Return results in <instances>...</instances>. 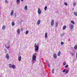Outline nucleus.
Masks as SVG:
<instances>
[{"mask_svg": "<svg viewBox=\"0 0 77 77\" xmlns=\"http://www.w3.org/2000/svg\"><path fill=\"white\" fill-rule=\"evenodd\" d=\"M37 53H35L33 54L32 56V63H35L36 61V56Z\"/></svg>", "mask_w": 77, "mask_h": 77, "instance_id": "nucleus-1", "label": "nucleus"}, {"mask_svg": "<svg viewBox=\"0 0 77 77\" xmlns=\"http://www.w3.org/2000/svg\"><path fill=\"white\" fill-rule=\"evenodd\" d=\"M39 43H38V45H37L36 43H35L34 44V47L35 48L34 50L35 52H38V51L39 50Z\"/></svg>", "mask_w": 77, "mask_h": 77, "instance_id": "nucleus-2", "label": "nucleus"}, {"mask_svg": "<svg viewBox=\"0 0 77 77\" xmlns=\"http://www.w3.org/2000/svg\"><path fill=\"white\" fill-rule=\"evenodd\" d=\"M10 44L9 43H7L5 44V47L6 48L8 49L9 48V47H10Z\"/></svg>", "mask_w": 77, "mask_h": 77, "instance_id": "nucleus-3", "label": "nucleus"}, {"mask_svg": "<svg viewBox=\"0 0 77 77\" xmlns=\"http://www.w3.org/2000/svg\"><path fill=\"white\" fill-rule=\"evenodd\" d=\"M38 14H41V10L39 8H38Z\"/></svg>", "mask_w": 77, "mask_h": 77, "instance_id": "nucleus-4", "label": "nucleus"}, {"mask_svg": "<svg viewBox=\"0 0 77 77\" xmlns=\"http://www.w3.org/2000/svg\"><path fill=\"white\" fill-rule=\"evenodd\" d=\"M6 58L7 59V60H9V54H7L6 56Z\"/></svg>", "mask_w": 77, "mask_h": 77, "instance_id": "nucleus-5", "label": "nucleus"}, {"mask_svg": "<svg viewBox=\"0 0 77 77\" xmlns=\"http://www.w3.org/2000/svg\"><path fill=\"white\" fill-rule=\"evenodd\" d=\"M69 27H70V29H72L74 28V25L72 24H71L69 25Z\"/></svg>", "mask_w": 77, "mask_h": 77, "instance_id": "nucleus-6", "label": "nucleus"}, {"mask_svg": "<svg viewBox=\"0 0 77 77\" xmlns=\"http://www.w3.org/2000/svg\"><path fill=\"white\" fill-rule=\"evenodd\" d=\"M17 34L18 35H20V32H21V31H20V30L19 29H18L17 31Z\"/></svg>", "mask_w": 77, "mask_h": 77, "instance_id": "nucleus-7", "label": "nucleus"}, {"mask_svg": "<svg viewBox=\"0 0 77 77\" xmlns=\"http://www.w3.org/2000/svg\"><path fill=\"white\" fill-rule=\"evenodd\" d=\"M54 20H52L51 22V26H53L54 25Z\"/></svg>", "mask_w": 77, "mask_h": 77, "instance_id": "nucleus-8", "label": "nucleus"}, {"mask_svg": "<svg viewBox=\"0 0 77 77\" xmlns=\"http://www.w3.org/2000/svg\"><path fill=\"white\" fill-rule=\"evenodd\" d=\"M46 63L48 67H50V64H49V63H48V60H46Z\"/></svg>", "mask_w": 77, "mask_h": 77, "instance_id": "nucleus-9", "label": "nucleus"}, {"mask_svg": "<svg viewBox=\"0 0 77 77\" xmlns=\"http://www.w3.org/2000/svg\"><path fill=\"white\" fill-rule=\"evenodd\" d=\"M21 1L20 0H16V2L17 4V5H18V4H20V2Z\"/></svg>", "mask_w": 77, "mask_h": 77, "instance_id": "nucleus-10", "label": "nucleus"}, {"mask_svg": "<svg viewBox=\"0 0 77 77\" xmlns=\"http://www.w3.org/2000/svg\"><path fill=\"white\" fill-rule=\"evenodd\" d=\"M40 23H41V20H38L37 22V24H38V25H39V24H40Z\"/></svg>", "mask_w": 77, "mask_h": 77, "instance_id": "nucleus-11", "label": "nucleus"}, {"mask_svg": "<svg viewBox=\"0 0 77 77\" xmlns=\"http://www.w3.org/2000/svg\"><path fill=\"white\" fill-rule=\"evenodd\" d=\"M70 54L71 56H74V52H70Z\"/></svg>", "mask_w": 77, "mask_h": 77, "instance_id": "nucleus-12", "label": "nucleus"}, {"mask_svg": "<svg viewBox=\"0 0 77 77\" xmlns=\"http://www.w3.org/2000/svg\"><path fill=\"white\" fill-rule=\"evenodd\" d=\"M48 33L47 32H46L45 34V38H48V36L47 35Z\"/></svg>", "mask_w": 77, "mask_h": 77, "instance_id": "nucleus-13", "label": "nucleus"}, {"mask_svg": "<svg viewBox=\"0 0 77 77\" xmlns=\"http://www.w3.org/2000/svg\"><path fill=\"white\" fill-rule=\"evenodd\" d=\"M53 56L54 59H57V55L56 54H54Z\"/></svg>", "mask_w": 77, "mask_h": 77, "instance_id": "nucleus-14", "label": "nucleus"}, {"mask_svg": "<svg viewBox=\"0 0 77 77\" xmlns=\"http://www.w3.org/2000/svg\"><path fill=\"white\" fill-rule=\"evenodd\" d=\"M21 56H20L18 58V60L20 62V61H21Z\"/></svg>", "mask_w": 77, "mask_h": 77, "instance_id": "nucleus-15", "label": "nucleus"}, {"mask_svg": "<svg viewBox=\"0 0 77 77\" xmlns=\"http://www.w3.org/2000/svg\"><path fill=\"white\" fill-rule=\"evenodd\" d=\"M2 29L3 30H5V29H6V26L5 25H3L2 27Z\"/></svg>", "mask_w": 77, "mask_h": 77, "instance_id": "nucleus-16", "label": "nucleus"}, {"mask_svg": "<svg viewBox=\"0 0 77 77\" xmlns=\"http://www.w3.org/2000/svg\"><path fill=\"white\" fill-rule=\"evenodd\" d=\"M73 14L75 16H76V17H77V12H74Z\"/></svg>", "mask_w": 77, "mask_h": 77, "instance_id": "nucleus-17", "label": "nucleus"}, {"mask_svg": "<svg viewBox=\"0 0 77 77\" xmlns=\"http://www.w3.org/2000/svg\"><path fill=\"white\" fill-rule=\"evenodd\" d=\"M66 26H64L63 28V30H65L66 29Z\"/></svg>", "mask_w": 77, "mask_h": 77, "instance_id": "nucleus-18", "label": "nucleus"}, {"mask_svg": "<svg viewBox=\"0 0 77 77\" xmlns=\"http://www.w3.org/2000/svg\"><path fill=\"white\" fill-rule=\"evenodd\" d=\"M12 68H13V69H15L16 68V67H15V66L14 65H12Z\"/></svg>", "mask_w": 77, "mask_h": 77, "instance_id": "nucleus-19", "label": "nucleus"}, {"mask_svg": "<svg viewBox=\"0 0 77 77\" xmlns=\"http://www.w3.org/2000/svg\"><path fill=\"white\" fill-rule=\"evenodd\" d=\"M14 10H12L11 13L10 15L11 16L12 15L14 14Z\"/></svg>", "mask_w": 77, "mask_h": 77, "instance_id": "nucleus-20", "label": "nucleus"}, {"mask_svg": "<svg viewBox=\"0 0 77 77\" xmlns=\"http://www.w3.org/2000/svg\"><path fill=\"white\" fill-rule=\"evenodd\" d=\"M11 25L12 26H15V23L14 22H13L11 23Z\"/></svg>", "mask_w": 77, "mask_h": 77, "instance_id": "nucleus-21", "label": "nucleus"}, {"mask_svg": "<svg viewBox=\"0 0 77 77\" xmlns=\"http://www.w3.org/2000/svg\"><path fill=\"white\" fill-rule=\"evenodd\" d=\"M8 65L9 66V68H12V64H9Z\"/></svg>", "mask_w": 77, "mask_h": 77, "instance_id": "nucleus-22", "label": "nucleus"}, {"mask_svg": "<svg viewBox=\"0 0 77 77\" xmlns=\"http://www.w3.org/2000/svg\"><path fill=\"white\" fill-rule=\"evenodd\" d=\"M74 49L75 50H77V45H75L74 47Z\"/></svg>", "mask_w": 77, "mask_h": 77, "instance_id": "nucleus-23", "label": "nucleus"}, {"mask_svg": "<svg viewBox=\"0 0 77 77\" xmlns=\"http://www.w3.org/2000/svg\"><path fill=\"white\" fill-rule=\"evenodd\" d=\"M60 54H61V52H60V51H59L58 52V54H57L58 56H60Z\"/></svg>", "mask_w": 77, "mask_h": 77, "instance_id": "nucleus-24", "label": "nucleus"}, {"mask_svg": "<svg viewBox=\"0 0 77 77\" xmlns=\"http://www.w3.org/2000/svg\"><path fill=\"white\" fill-rule=\"evenodd\" d=\"M77 4H76V3L75 2H73V6H76Z\"/></svg>", "mask_w": 77, "mask_h": 77, "instance_id": "nucleus-25", "label": "nucleus"}, {"mask_svg": "<svg viewBox=\"0 0 77 77\" xmlns=\"http://www.w3.org/2000/svg\"><path fill=\"white\" fill-rule=\"evenodd\" d=\"M71 23L72 24H75V23H74V21L73 20H71Z\"/></svg>", "mask_w": 77, "mask_h": 77, "instance_id": "nucleus-26", "label": "nucleus"}, {"mask_svg": "<svg viewBox=\"0 0 77 77\" xmlns=\"http://www.w3.org/2000/svg\"><path fill=\"white\" fill-rule=\"evenodd\" d=\"M14 16L15 18L17 17V14L16 13H15L14 14Z\"/></svg>", "mask_w": 77, "mask_h": 77, "instance_id": "nucleus-27", "label": "nucleus"}, {"mask_svg": "<svg viewBox=\"0 0 77 77\" xmlns=\"http://www.w3.org/2000/svg\"><path fill=\"white\" fill-rule=\"evenodd\" d=\"M55 23L56 27H57V26H58V22H55Z\"/></svg>", "mask_w": 77, "mask_h": 77, "instance_id": "nucleus-28", "label": "nucleus"}, {"mask_svg": "<svg viewBox=\"0 0 77 77\" xmlns=\"http://www.w3.org/2000/svg\"><path fill=\"white\" fill-rule=\"evenodd\" d=\"M25 9L26 11L27 10V7L26 5L25 7Z\"/></svg>", "mask_w": 77, "mask_h": 77, "instance_id": "nucleus-29", "label": "nucleus"}, {"mask_svg": "<svg viewBox=\"0 0 77 77\" xmlns=\"http://www.w3.org/2000/svg\"><path fill=\"white\" fill-rule=\"evenodd\" d=\"M54 69H53L52 71V73L53 74H54Z\"/></svg>", "mask_w": 77, "mask_h": 77, "instance_id": "nucleus-30", "label": "nucleus"}, {"mask_svg": "<svg viewBox=\"0 0 77 77\" xmlns=\"http://www.w3.org/2000/svg\"><path fill=\"white\" fill-rule=\"evenodd\" d=\"M25 33H26V35H27V34H28V33H29V31L28 30L26 31V32Z\"/></svg>", "mask_w": 77, "mask_h": 77, "instance_id": "nucleus-31", "label": "nucleus"}, {"mask_svg": "<svg viewBox=\"0 0 77 77\" xmlns=\"http://www.w3.org/2000/svg\"><path fill=\"white\" fill-rule=\"evenodd\" d=\"M68 71H69L68 70V69L66 71V72L65 73V74H68Z\"/></svg>", "mask_w": 77, "mask_h": 77, "instance_id": "nucleus-32", "label": "nucleus"}, {"mask_svg": "<svg viewBox=\"0 0 77 77\" xmlns=\"http://www.w3.org/2000/svg\"><path fill=\"white\" fill-rule=\"evenodd\" d=\"M47 7L45 6V11H47Z\"/></svg>", "mask_w": 77, "mask_h": 77, "instance_id": "nucleus-33", "label": "nucleus"}, {"mask_svg": "<svg viewBox=\"0 0 77 77\" xmlns=\"http://www.w3.org/2000/svg\"><path fill=\"white\" fill-rule=\"evenodd\" d=\"M5 2L6 3H7V4H8V3H9V2H8V1H7V0H6L5 1Z\"/></svg>", "mask_w": 77, "mask_h": 77, "instance_id": "nucleus-34", "label": "nucleus"}, {"mask_svg": "<svg viewBox=\"0 0 77 77\" xmlns=\"http://www.w3.org/2000/svg\"><path fill=\"white\" fill-rule=\"evenodd\" d=\"M64 5H66V6H67L68 5V4L66 2H64Z\"/></svg>", "mask_w": 77, "mask_h": 77, "instance_id": "nucleus-35", "label": "nucleus"}, {"mask_svg": "<svg viewBox=\"0 0 77 77\" xmlns=\"http://www.w3.org/2000/svg\"><path fill=\"white\" fill-rule=\"evenodd\" d=\"M65 65H66V62H64L63 63V65H64V66H65Z\"/></svg>", "mask_w": 77, "mask_h": 77, "instance_id": "nucleus-36", "label": "nucleus"}, {"mask_svg": "<svg viewBox=\"0 0 77 77\" xmlns=\"http://www.w3.org/2000/svg\"><path fill=\"white\" fill-rule=\"evenodd\" d=\"M65 71H66V69H64L63 71H62L63 72H65Z\"/></svg>", "mask_w": 77, "mask_h": 77, "instance_id": "nucleus-37", "label": "nucleus"}, {"mask_svg": "<svg viewBox=\"0 0 77 77\" xmlns=\"http://www.w3.org/2000/svg\"><path fill=\"white\" fill-rule=\"evenodd\" d=\"M63 35H64V34L63 33L61 35V37H63Z\"/></svg>", "mask_w": 77, "mask_h": 77, "instance_id": "nucleus-38", "label": "nucleus"}, {"mask_svg": "<svg viewBox=\"0 0 77 77\" xmlns=\"http://www.w3.org/2000/svg\"><path fill=\"white\" fill-rule=\"evenodd\" d=\"M64 43L63 42H61V45H63Z\"/></svg>", "mask_w": 77, "mask_h": 77, "instance_id": "nucleus-39", "label": "nucleus"}, {"mask_svg": "<svg viewBox=\"0 0 77 77\" xmlns=\"http://www.w3.org/2000/svg\"><path fill=\"white\" fill-rule=\"evenodd\" d=\"M65 67H66V68H68V65H66Z\"/></svg>", "mask_w": 77, "mask_h": 77, "instance_id": "nucleus-40", "label": "nucleus"}, {"mask_svg": "<svg viewBox=\"0 0 77 77\" xmlns=\"http://www.w3.org/2000/svg\"><path fill=\"white\" fill-rule=\"evenodd\" d=\"M76 57L77 58V52L76 54Z\"/></svg>", "mask_w": 77, "mask_h": 77, "instance_id": "nucleus-41", "label": "nucleus"}, {"mask_svg": "<svg viewBox=\"0 0 77 77\" xmlns=\"http://www.w3.org/2000/svg\"><path fill=\"white\" fill-rule=\"evenodd\" d=\"M5 53H7V50H5Z\"/></svg>", "mask_w": 77, "mask_h": 77, "instance_id": "nucleus-42", "label": "nucleus"}, {"mask_svg": "<svg viewBox=\"0 0 77 77\" xmlns=\"http://www.w3.org/2000/svg\"><path fill=\"white\" fill-rule=\"evenodd\" d=\"M23 30V28H22L21 29V30Z\"/></svg>", "mask_w": 77, "mask_h": 77, "instance_id": "nucleus-43", "label": "nucleus"}, {"mask_svg": "<svg viewBox=\"0 0 77 77\" xmlns=\"http://www.w3.org/2000/svg\"><path fill=\"white\" fill-rule=\"evenodd\" d=\"M21 2H23V0H21Z\"/></svg>", "mask_w": 77, "mask_h": 77, "instance_id": "nucleus-44", "label": "nucleus"}, {"mask_svg": "<svg viewBox=\"0 0 77 77\" xmlns=\"http://www.w3.org/2000/svg\"><path fill=\"white\" fill-rule=\"evenodd\" d=\"M72 10L73 11V10H74V8H72Z\"/></svg>", "mask_w": 77, "mask_h": 77, "instance_id": "nucleus-45", "label": "nucleus"}, {"mask_svg": "<svg viewBox=\"0 0 77 77\" xmlns=\"http://www.w3.org/2000/svg\"><path fill=\"white\" fill-rule=\"evenodd\" d=\"M1 9V8L0 7V10Z\"/></svg>", "mask_w": 77, "mask_h": 77, "instance_id": "nucleus-46", "label": "nucleus"}, {"mask_svg": "<svg viewBox=\"0 0 77 77\" xmlns=\"http://www.w3.org/2000/svg\"><path fill=\"white\" fill-rule=\"evenodd\" d=\"M1 77H2V75H1Z\"/></svg>", "mask_w": 77, "mask_h": 77, "instance_id": "nucleus-47", "label": "nucleus"}, {"mask_svg": "<svg viewBox=\"0 0 77 77\" xmlns=\"http://www.w3.org/2000/svg\"><path fill=\"white\" fill-rule=\"evenodd\" d=\"M0 15H1V14L0 13Z\"/></svg>", "mask_w": 77, "mask_h": 77, "instance_id": "nucleus-48", "label": "nucleus"}]
</instances>
